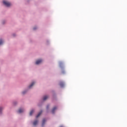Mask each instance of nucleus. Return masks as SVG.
<instances>
[{
	"mask_svg": "<svg viewBox=\"0 0 127 127\" xmlns=\"http://www.w3.org/2000/svg\"><path fill=\"white\" fill-rule=\"evenodd\" d=\"M49 106L48 105V106L47 107V109H49Z\"/></svg>",
	"mask_w": 127,
	"mask_h": 127,
	"instance_id": "obj_15",
	"label": "nucleus"
},
{
	"mask_svg": "<svg viewBox=\"0 0 127 127\" xmlns=\"http://www.w3.org/2000/svg\"><path fill=\"white\" fill-rule=\"evenodd\" d=\"M46 119H43V121H42V126H44V125H45V123L46 122Z\"/></svg>",
	"mask_w": 127,
	"mask_h": 127,
	"instance_id": "obj_10",
	"label": "nucleus"
},
{
	"mask_svg": "<svg viewBox=\"0 0 127 127\" xmlns=\"http://www.w3.org/2000/svg\"><path fill=\"white\" fill-rule=\"evenodd\" d=\"M3 42V40L2 39H0V45L1 44H2Z\"/></svg>",
	"mask_w": 127,
	"mask_h": 127,
	"instance_id": "obj_12",
	"label": "nucleus"
},
{
	"mask_svg": "<svg viewBox=\"0 0 127 127\" xmlns=\"http://www.w3.org/2000/svg\"><path fill=\"white\" fill-rule=\"evenodd\" d=\"M33 112H34V110H31V111H30V116L32 115Z\"/></svg>",
	"mask_w": 127,
	"mask_h": 127,
	"instance_id": "obj_11",
	"label": "nucleus"
},
{
	"mask_svg": "<svg viewBox=\"0 0 127 127\" xmlns=\"http://www.w3.org/2000/svg\"><path fill=\"white\" fill-rule=\"evenodd\" d=\"M37 27H34L33 29L35 30V29H36Z\"/></svg>",
	"mask_w": 127,
	"mask_h": 127,
	"instance_id": "obj_16",
	"label": "nucleus"
},
{
	"mask_svg": "<svg viewBox=\"0 0 127 127\" xmlns=\"http://www.w3.org/2000/svg\"><path fill=\"white\" fill-rule=\"evenodd\" d=\"M61 127H63V126H61Z\"/></svg>",
	"mask_w": 127,
	"mask_h": 127,
	"instance_id": "obj_18",
	"label": "nucleus"
},
{
	"mask_svg": "<svg viewBox=\"0 0 127 127\" xmlns=\"http://www.w3.org/2000/svg\"><path fill=\"white\" fill-rule=\"evenodd\" d=\"M23 94H25L26 93L25 91H23V92H22Z\"/></svg>",
	"mask_w": 127,
	"mask_h": 127,
	"instance_id": "obj_14",
	"label": "nucleus"
},
{
	"mask_svg": "<svg viewBox=\"0 0 127 127\" xmlns=\"http://www.w3.org/2000/svg\"><path fill=\"white\" fill-rule=\"evenodd\" d=\"M23 111H24V109H21V108H20V109H19L18 113H22V112H23Z\"/></svg>",
	"mask_w": 127,
	"mask_h": 127,
	"instance_id": "obj_4",
	"label": "nucleus"
},
{
	"mask_svg": "<svg viewBox=\"0 0 127 127\" xmlns=\"http://www.w3.org/2000/svg\"><path fill=\"white\" fill-rule=\"evenodd\" d=\"M38 120H35V121H34V122H33V125H34V126H35L36 125H37V124H38Z\"/></svg>",
	"mask_w": 127,
	"mask_h": 127,
	"instance_id": "obj_6",
	"label": "nucleus"
},
{
	"mask_svg": "<svg viewBox=\"0 0 127 127\" xmlns=\"http://www.w3.org/2000/svg\"><path fill=\"white\" fill-rule=\"evenodd\" d=\"M41 62H42V60H38L36 62V64H40Z\"/></svg>",
	"mask_w": 127,
	"mask_h": 127,
	"instance_id": "obj_3",
	"label": "nucleus"
},
{
	"mask_svg": "<svg viewBox=\"0 0 127 127\" xmlns=\"http://www.w3.org/2000/svg\"><path fill=\"white\" fill-rule=\"evenodd\" d=\"M49 96H45L43 97V100H47V99L48 98Z\"/></svg>",
	"mask_w": 127,
	"mask_h": 127,
	"instance_id": "obj_9",
	"label": "nucleus"
},
{
	"mask_svg": "<svg viewBox=\"0 0 127 127\" xmlns=\"http://www.w3.org/2000/svg\"><path fill=\"white\" fill-rule=\"evenodd\" d=\"M42 112H43V111H40V112L38 113V115H37L36 118H38V117H39V116H40V115H41Z\"/></svg>",
	"mask_w": 127,
	"mask_h": 127,
	"instance_id": "obj_5",
	"label": "nucleus"
},
{
	"mask_svg": "<svg viewBox=\"0 0 127 127\" xmlns=\"http://www.w3.org/2000/svg\"><path fill=\"white\" fill-rule=\"evenodd\" d=\"M60 86H61V87H63L64 86V82H60Z\"/></svg>",
	"mask_w": 127,
	"mask_h": 127,
	"instance_id": "obj_8",
	"label": "nucleus"
},
{
	"mask_svg": "<svg viewBox=\"0 0 127 127\" xmlns=\"http://www.w3.org/2000/svg\"><path fill=\"white\" fill-rule=\"evenodd\" d=\"M64 71H63V73H64Z\"/></svg>",
	"mask_w": 127,
	"mask_h": 127,
	"instance_id": "obj_17",
	"label": "nucleus"
},
{
	"mask_svg": "<svg viewBox=\"0 0 127 127\" xmlns=\"http://www.w3.org/2000/svg\"><path fill=\"white\" fill-rule=\"evenodd\" d=\"M35 82H32L30 85L29 86V88H31L32 86H33L34 84H35Z\"/></svg>",
	"mask_w": 127,
	"mask_h": 127,
	"instance_id": "obj_7",
	"label": "nucleus"
},
{
	"mask_svg": "<svg viewBox=\"0 0 127 127\" xmlns=\"http://www.w3.org/2000/svg\"><path fill=\"white\" fill-rule=\"evenodd\" d=\"M2 109H3V108L2 107H0V111H1Z\"/></svg>",
	"mask_w": 127,
	"mask_h": 127,
	"instance_id": "obj_13",
	"label": "nucleus"
},
{
	"mask_svg": "<svg viewBox=\"0 0 127 127\" xmlns=\"http://www.w3.org/2000/svg\"><path fill=\"white\" fill-rule=\"evenodd\" d=\"M3 3L6 6H10L11 5V3L7 0H3Z\"/></svg>",
	"mask_w": 127,
	"mask_h": 127,
	"instance_id": "obj_1",
	"label": "nucleus"
},
{
	"mask_svg": "<svg viewBox=\"0 0 127 127\" xmlns=\"http://www.w3.org/2000/svg\"><path fill=\"white\" fill-rule=\"evenodd\" d=\"M57 107H54V108L52 109V113L54 114L56 110H57Z\"/></svg>",
	"mask_w": 127,
	"mask_h": 127,
	"instance_id": "obj_2",
	"label": "nucleus"
}]
</instances>
